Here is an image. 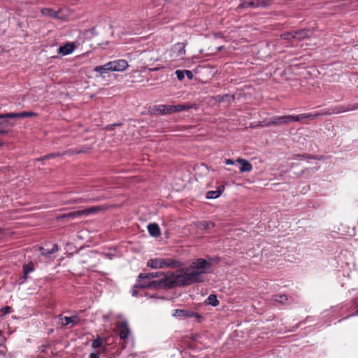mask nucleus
<instances>
[{
    "label": "nucleus",
    "instance_id": "nucleus-1",
    "mask_svg": "<svg viewBox=\"0 0 358 358\" xmlns=\"http://www.w3.org/2000/svg\"><path fill=\"white\" fill-rule=\"evenodd\" d=\"M212 264L202 258L197 259L189 268L180 270L178 273H168L160 280H152L148 284H139L143 287H167L176 285L186 286L203 282V275L210 273Z\"/></svg>",
    "mask_w": 358,
    "mask_h": 358
},
{
    "label": "nucleus",
    "instance_id": "nucleus-2",
    "mask_svg": "<svg viewBox=\"0 0 358 358\" xmlns=\"http://www.w3.org/2000/svg\"><path fill=\"white\" fill-rule=\"evenodd\" d=\"M331 114H338V111H336V106L329 108H325V109L321 110L320 111H316L314 113L293 115V120H294V122H300L303 119H309V120H315L318 117H320L322 116L329 115Z\"/></svg>",
    "mask_w": 358,
    "mask_h": 358
},
{
    "label": "nucleus",
    "instance_id": "nucleus-3",
    "mask_svg": "<svg viewBox=\"0 0 358 358\" xmlns=\"http://www.w3.org/2000/svg\"><path fill=\"white\" fill-rule=\"evenodd\" d=\"M35 115L34 113L27 111L0 114V127L14 126L15 124L10 122L8 119L31 117Z\"/></svg>",
    "mask_w": 358,
    "mask_h": 358
},
{
    "label": "nucleus",
    "instance_id": "nucleus-4",
    "mask_svg": "<svg viewBox=\"0 0 358 358\" xmlns=\"http://www.w3.org/2000/svg\"><path fill=\"white\" fill-rule=\"evenodd\" d=\"M178 262L170 258H155L150 259L147 266L154 269L176 266Z\"/></svg>",
    "mask_w": 358,
    "mask_h": 358
},
{
    "label": "nucleus",
    "instance_id": "nucleus-5",
    "mask_svg": "<svg viewBox=\"0 0 358 358\" xmlns=\"http://www.w3.org/2000/svg\"><path fill=\"white\" fill-rule=\"evenodd\" d=\"M169 273L170 272H169ZM167 274H168V273L164 274V273H162V272H152V273H140L138 275V282L134 285V288H136V287L144 288L143 287L138 286V285L139 284H148L152 282V281H150L148 282H141L145 279L150 280V279H152L154 278L161 277L163 275V278H161V280H162V279L164 278ZM159 280H160V279ZM149 288L150 289H158L159 287H149Z\"/></svg>",
    "mask_w": 358,
    "mask_h": 358
},
{
    "label": "nucleus",
    "instance_id": "nucleus-6",
    "mask_svg": "<svg viewBox=\"0 0 358 358\" xmlns=\"http://www.w3.org/2000/svg\"><path fill=\"white\" fill-rule=\"evenodd\" d=\"M185 45L183 43L173 45L170 51V55L174 59H183L185 55Z\"/></svg>",
    "mask_w": 358,
    "mask_h": 358
},
{
    "label": "nucleus",
    "instance_id": "nucleus-7",
    "mask_svg": "<svg viewBox=\"0 0 358 358\" xmlns=\"http://www.w3.org/2000/svg\"><path fill=\"white\" fill-rule=\"evenodd\" d=\"M116 328L120 339L125 341L130 335L131 331L127 321H121L117 323Z\"/></svg>",
    "mask_w": 358,
    "mask_h": 358
},
{
    "label": "nucleus",
    "instance_id": "nucleus-8",
    "mask_svg": "<svg viewBox=\"0 0 358 358\" xmlns=\"http://www.w3.org/2000/svg\"><path fill=\"white\" fill-rule=\"evenodd\" d=\"M294 122L293 115H285V116H278L275 117L272 119V120L269 121L266 123V126L271 125H276V124H287L289 122Z\"/></svg>",
    "mask_w": 358,
    "mask_h": 358
},
{
    "label": "nucleus",
    "instance_id": "nucleus-9",
    "mask_svg": "<svg viewBox=\"0 0 358 358\" xmlns=\"http://www.w3.org/2000/svg\"><path fill=\"white\" fill-rule=\"evenodd\" d=\"M111 71H123L129 66L125 59H117L109 62Z\"/></svg>",
    "mask_w": 358,
    "mask_h": 358
},
{
    "label": "nucleus",
    "instance_id": "nucleus-10",
    "mask_svg": "<svg viewBox=\"0 0 358 358\" xmlns=\"http://www.w3.org/2000/svg\"><path fill=\"white\" fill-rule=\"evenodd\" d=\"M173 317H200L201 316L199 314L194 313L193 311H189L187 310H180V309H176L173 310V313L172 314Z\"/></svg>",
    "mask_w": 358,
    "mask_h": 358
},
{
    "label": "nucleus",
    "instance_id": "nucleus-11",
    "mask_svg": "<svg viewBox=\"0 0 358 358\" xmlns=\"http://www.w3.org/2000/svg\"><path fill=\"white\" fill-rule=\"evenodd\" d=\"M155 110L162 115L171 114L173 113V105H158Z\"/></svg>",
    "mask_w": 358,
    "mask_h": 358
},
{
    "label": "nucleus",
    "instance_id": "nucleus-12",
    "mask_svg": "<svg viewBox=\"0 0 358 358\" xmlns=\"http://www.w3.org/2000/svg\"><path fill=\"white\" fill-rule=\"evenodd\" d=\"M196 109L197 105L196 103H187L183 104H178L173 106V113L180 112L183 110H188L189 109Z\"/></svg>",
    "mask_w": 358,
    "mask_h": 358
},
{
    "label": "nucleus",
    "instance_id": "nucleus-13",
    "mask_svg": "<svg viewBox=\"0 0 358 358\" xmlns=\"http://www.w3.org/2000/svg\"><path fill=\"white\" fill-rule=\"evenodd\" d=\"M59 320L61 321V324L63 326H67L69 324H72L75 325V324H77L80 321V319H79L78 316H77V315H73L72 317H66V316L62 317V316H60Z\"/></svg>",
    "mask_w": 358,
    "mask_h": 358
},
{
    "label": "nucleus",
    "instance_id": "nucleus-14",
    "mask_svg": "<svg viewBox=\"0 0 358 358\" xmlns=\"http://www.w3.org/2000/svg\"><path fill=\"white\" fill-rule=\"evenodd\" d=\"M41 14L44 16L49 17L50 18H59V14L60 13V10H55L52 8H43L41 10Z\"/></svg>",
    "mask_w": 358,
    "mask_h": 358
},
{
    "label": "nucleus",
    "instance_id": "nucleus-15",
    "mask_svg": "<svg viewBox=\"0 0 358 358\" xmlns=\"http://www.w3.org/2000/svg\"><path fill=\"white\" fill-rule=\"evenodd\" d=\"M75 49V45L72 43H67L64 45L61 46L58 49V52L62 55L71 54Z\"/></svg>",
    "mask_w": 358,
    "mask_h": 358
},
{
    "label": "nucleus",
    "instance_id": "nucleus-16",
    "mask_svg": "<svg viewBox=\"0 0 358 358\" xmlns=\"http://www.w3.org/2000/svg\"><path fill=\"white\" fill-rule=\"evenodd\" d=\"M236 162L239 163L241 166L240 168V171L243 172H249L252 169V165L247 160L241 158H238Z\"/></svg>",
    "mask_w": 358,
    "mask_h": 358
},
{
    "label": "nucleus",
    "instance_id": "nucleus-17",
    "mask_svg": "<svg viewBox=\"0 0 358 358\" xmlns=\"http://www.w3.org/2000/svg\"><path fill=\"white\" fill-rule=\"evenodd\" d=\"M336 111H338V113L355 110L358 109V103H355L353 105H339L336 106Z\"/></svg>",
    "mask_w": 358,
    "mask_h": 358
},
{
    "label": "nucleus",
    "instance_id": "nucleus-18",
    "mask_svg": "<svg viewBox=\"0 0 358 358\" xmlns=\"http://www.w3.org/2000/svg\"><path fill=\"white\" fill-rule=\"evenodd\" d=\"M148 230L150 236L158 237L160 235V228L156 223H150L148 225Z\"/></svg>",
    "mask_w": 358,
    "mask_h": 358
},
{
    "label": "nucleus",
    "instance_id": "nucleus-19",
    "mask_svg": "<svg viewBox=\"0 0 358 358\" xmlns=\"http://www.w3.org/2000/svg\"><path fill=\"white\" fill-rule=\"evenodd\" d=\"M40 250L41 255L48 257L58 250V246L57 244H54L51 248H41Z\"/></svg>",
    "mask_w": 358,
    "mask_h": 358
},
{
    "label": "nucleus",
    "instance_id": "nucleus-20",
    "mask_svg": "<svg viewBox=\"0 0 358 358\" xmlns=\"http://www.w3.org/2000/svg\"><path fill=\"white\" fill-rule=\"evenodd\" d=\"M195 225L200 229H210L215 227V223L211 221H200L196 222Z\"/></svg>",
    "mask_w": 358,
    "mask_h": 358
},
{
    "label": "nucleus",
    "instance_id": "nucleus-21",
    "mask_svg": "<svg viewBox=\"0 0 358 358\" xmlns=\"http://www.w3.org/2000/svg\"><path fill=\"white\" fill-rule=\"evenodd\" d=\"M257 8L256 0H241L238 8Z\"/></svg>",
    "mask_w": 358,
    "mask_h": 358
},
{
    "label": "nucleus",
    "instance_id": "nucleus-22",
    "mask_svg": "<svg viewBox=\"0 0 358 358\" xmlns=\"http://www.w3.org/2000/svg\"><path fill=\"white\" fill-rule=\"evenodd\" d=\"M104 209L105 208H103V206H92L81 210L83 215H88L90 214L97 213L98 212H100Z\"/></svg>",
    "mask_w": 358,
    "mask_h": 358
},
{
    "label": "nucleus",
    "instance_id": "nucleus-23",
    "mask_svg": "<svg viewBox=\"0 0 358 358\" xmlns=\"http://www.w3.org/2000/svg\"><path fill=\"white\" fill-rule=\"evenodd\" d=\"M81 216H83V213H82V210H80L71 212L69 213L62 214L59 217L61 219L68 218V219L73 220V219H76V218L81 217Z\"/></svg>",
    "mask_w": 358,
    "mask_h": 358
},
{
    "label": "nucleus",
    "instance_id": "nucleus-24",
    "mask_svg": "<svg viewBox=\"0 0 358 358\" xmlns=\"http://www.w3.org/2000/svg\"><path fill=\"white\" fill-rule=\"evenodd\" d=\"M110 66H109V62H108V63L105 64L104 65L96 66L94 68V71L96 72L100 73L101 74H103V73H107L108 71H111Z\"/></svg>",
    "mask_w": 358,
    "mask_h": 358
},
{
    "label": "nucleus",
    "instance_id": "nucleus-25",
    "mask_svg": "<svg viewBox=\"0 0 358 358\" xmlns=\"http://www.w3.org/2000/svg\"><path fill=\"white\" fill-rule=\"evenodd\" d=\"M308 36L306 30H299L294 32L293 38L301 41Z\"/></svg>",
    "mask_w": 358,
    "mask_h": 358
},
{
    "label": "nucleus",
    "instance_id": "nucleus-26",
    "mask_svg": "<svg viewBox=\"0 0 358 358\" xmlns=\"http://www.w3.org/2000/svg\"><path fill=\"white\" fill-rule=\"evenodd\" d=\"M222 194V189L221 187L219 188L217 190L215 191H208L206 194V198L209 199H213L218 198L220 194Z\"/></svg>",
    "mask_w": 358,
    "mask_h": 358
},
{
    "label": "nucleus",
    "instance_id": "nucleus-27",
    "mask_svg": "<svg viewBox=\"0 0 358 358\" xmlns=\"http://www.w3.org/2000/svg\"><path fill=\"white\" fill-rule=\"evenodd\" d=\"M273 297L275 301L279 302L281 304L288 303V298L286 295L276 294L274 295Z\"/></svg>",
    "mask_w": 358,
    "mask_h": 358
},
{
    "label": "nucleus",
    "instance_id": "nucleus-28",
    "mask_svg": "<svg viewBox=\"0 0 358 358\" xmlns=\"http://www.w3.org/2000/svg\"><path fill=\"white\" fill-rule=\"evenodd\" d=\"M206 303L213 306H217L219 304V301L217 299L216 295L210 294L206 301Z\"/></svg>",
    "mask_w": 358,
    "mask_h": 358
},
{
    "label": "nucleus",
    "instance_id": "nucleus-29",
    "mask_svg": "<svg viewBox=\"0 0 358 358\" xmlns=\"http://www.w3.org/2000/svg\"><path fill=\"white\" fill-rule=\"evenodd\" d=\"M23 273L24 275V278H27L28 273L32 272L34 269V265L32 262H29V264H24L23 266Z\"/></svg>",
    "mask_w": 358,
    "mask_h": 358
},
{
    "label": "nucleus",
    "instance_id": "nucleus-30",
    "mask_svg": "<svg viewBox=\"0 0 358 358\" xmlns=\"http://www.w3.org/2000/svg\"><path fill=\"white\" fill-rule=\"evenodd\" d=\"M271 3V0H256L257 8H266Z\"/></svg>",
    "mask_w": 358,
    "mask_h": 358
},
{
    "label": "nucleus",
    "instance_id": "nucleus-31",
    "mask_svg": "<svg viewBox=\"0 0 358 358\" xmlns=\"http://www.w3.org/2000/svg\"><path fill=\"white\" fill-rule=\"evenodd\" d=\"M103 344L102 338L100 336H98L96 339L92 341V347L94 349H96L101 347Z\"/></svg>",
    "mask_w": 358,
    "mask_h": 358
},
{
    "label": "nucleus",
    "instance_id": "nucleus-32",
    "mask_svg": "<svg viewBox=\"0 0 358 358\" xmlns=\"http://www.w3.org/2000/svg\"><path fill=\"white\" fill-rule=\"evenodd\" d=\"M13 126L0 127V135H5L9 132V128Z\"/></svg>",
    "mask_w": 358,
    "mask_h": 358
},
{
    "label": "nucleus",
    "instance_id": "nucleus-33",
    "mask_svg": "<svg viewBox=\"0 0 358 358\" xmlns=\"http://www.w3.org/2000/svg\"><path fill=\"white\" fill-rule=\"evenodd\" d=\"M175 73L177 76V78L179 80H182L184 79L185 74H184L183 70H177Z\"/></svg>",
    "mask_w": 358,
    "mask_h": 358
},
{
    "label": "nucleus",
    "instance_id": "nucleus-34",
    "mask_svg": "<svg viewBox=\"0 0 358 358\" xmlns=\"http://www.w3.org/2000/svg\"><path fill=\"white\" fill-rule=\"evenodd\" d=\"M294 32H287L281 35L282 38L285 40H289L293 38Z\"/></svg>",
    "mask_w": 358,
    "mask_h": 358
},
{
    "label": "nucleus",
    "instance_id": "nucleus-35",
    "mask_svg": "<svg viewBox=\"0 0 358 358\" xmlns=\"http://www.w3.org/2000/svg\"><path fill=\"white\" fill-rule=\"evenodd\" d=\"M0 311L3 315H6L11 313L12 308L10 306H4L1 309Z\"/></svg>",
    "mask_w": 358,
    "mask_h": 358
},
{
    "label": "nucleus",
    "instance_id": "nucleus-36",
    "mask_svg": "<svg viewBox=\"0 0 358 358\" xmlns=\"http://www.w3.org/2000/svg\"><path fill=\"white\" fill-rule=\"evenodd\" d=\"M185 76L187 77L189 80H192L193 78V73L189 70H183Z\"/></svg>",
    "mask_w": 358,
    "mask_h": 358
},
{
    "label": "nucleus",
    "instance_id": "nucleus-37",
    "mask_svg": "<svg viewBox=\"0 0 358 358\" xmlns=\"http://www.w3.org/2000/svg\"><path fill=\"white\" fill-rule=\"evenodd\" d=\"M57 156H59V153H52V154H50V155H47L45 156H44L43 157L41 158L42 160L43 159H48L49 158H52V157H56Z\"/></svg>",
    "mask_w": 358,
    "mask_h": 358
},
{
    "label": "nucleus",
    "instance_id": "nucleus-38",
    "mask_svg": "<svg viewBox=\"0 0 358 358\" xmlns=\"http://www.w3.org/2000/svg\"><path fill=\"white\" fill-rule=\"evenodd\" d=\"M87 150H88V148H87V147H85L83 149H76V150H75L74 153L79 154V153L85 152L87 151Z\"/></svg>",
    "mask_w": 358,
    "mask_h": 358
},
{
    "label": "nucleus",
    "instance_id": "nucleus-39",
    "mask_svg": "<svg viewBox=\"0 0 358 358\" xmlns=\"http://www.w3.org/2000/svg\"><path fill=\"white\" fill-rule=\"evenodd\" d=\"M306 158V155H295V157H294V159H299V160H302Z\"/></svg>",
    "mask_w": 358,
    "mask_h": 358
},
{
    "label": "nucleus",
    "instance_id": "nucleus-40",
    "mask_svg": "<svg viewBox=\"0 0 358 358\" xmlns=\"http://www.w3.org/2000/svg\"><path fill=\"white\" fill-rule=\"evenodd\" d=\"M120 124H113L107 126L106 129L108 130L113 129L115 127L120 126Z\"/></svg>",
    "mask_w": 358,
    "mask_h": 358
},
{
    "label": "nucleus",
    "instance_id": "nucleus-41",
    "mask_svg": "<svg viewBox=\"0 0 358 358\" xmlns=\"http://www.w3.org/2000/svg\"><path fill=\"white\" fill-rule=\"evenodd\" d=\"M235 162L231 159H227L225 160V164L227 165L234 164Z\"/></svg>",
    "mask_w": 358,
    "mask_h": 358
},
{
    "label": "nucleus",
    "instance_id": "nucleus-42",
    "mask_svg": "<svg viewBox=\"0 0 358 358\" xmlns=\"http://www.w3.org/2000/svg\"><path fill=\"white\" fill-rule=\"evenodd\" d=\"M90 358H99V355L98 353H91Z\"/></svg>",
    "mask_w": 358,
    "mask_h": 358
},
{
    "label": "nucleus",
    "instance_id": "nucleus-43",
    "mask_svg": "<svg viewBox=\"0 0 358 358\" xmlns=\"http://www.w3.org/2000/svg\"><path fill=\"white\" fill-rule=\"evenodd\" d=\"M131 294L132 296H136L137 295V292L136 290H135L134 289H132V292H131Z\"/></svg>",
    "mask_w": 358,
    "mask_h": 358
},
{
    "label": "nucleus",
    "instance_id": "nucleus-44",
    "mask_svg": "<svg viewBox=\"0 0 358 358\" xmlns=\"http://www.w3.org/2000/svg\"><path fill=\"white\" fill-rule=\"evenodd\" d=\"M357 314H358V310H357Z\"/></svg>",
    "mask_w": 358,
    "mask_h": 358
}]
</instances>
